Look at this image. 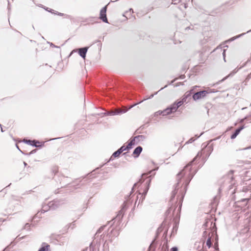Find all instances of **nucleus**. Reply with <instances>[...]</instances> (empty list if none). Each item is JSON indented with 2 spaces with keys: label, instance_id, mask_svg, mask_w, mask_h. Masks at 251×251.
<instances>
[{
  "label": "nucleus",
  "instance_id": "1",
  "mask_svg": "<svg viewBox=\"0 0 251 251\" xmlns=\"http://www.w3.org/2000/svg\"><path fill=\"white\" fill-rule=\"evenodd\" d=\"M192 177L190 178L189 176L188 177V180H184L181 178V177H179V178L176 177L177 182L175 186L174 190L172 192L170 202H172V203H173V199H174L176 195L178 192H179V195L177 196V199L179 200L178 204L179 205L177 209L176 212V205H175L174 206H171L166 212L165 214L167 218H171L172 216H174L176 214V216L178 212H180L182 205V202L186 190V187L189 183Z\"/></svg>",
  "mask_w": 251,
  "mask_h": 251
},
{
  "label": "nucleus",
  "instance_id": "2",
  "mask_svg": "<svg viewBox=\"0 0 251 251\" xmlns=\"http://www.w3.org/2000/svg\"><path fill=\"white\" fill-rule=\"evenodd\" d=\"M213 151L212 148L210 147H207L204 149L201 150L199 151L196 157L193 159V160L190 162L177 175V178H179L181 177L184 180H188V177L190 178L193 177L194 176V173L195 171L192 172L191 166L192 165L194 162L196 161L198 159H200L202 157V159L205 161L209 157L210 154Z\"/></svg>",
  "mask_w": 251,
  "mask_h": 251
},
{
  "label": "nucleus",
  "instance_id": "3",
  "mask_svg": "<svg viewBox=\"0 0 251 251\" xmlns=\"http://www.w3.org/2000/svg\"><path fill=\"white\" fill-rule=\"evenodd\" d=\"M63 203H64L63 201H60V200H55V201H51L48 205H43L41 211L38 212L36 214V216H39L38 214H39L40 212H41L42 213H44L45 212L48 211L50 208L54 209L57 208L59 206L63 204Z\"/></svg>",
  "mask_w": 251,
  "mask_h": 251
},
{
  "label": "nucleus",
  "instance_id": "4",
  "mask_svg": "<svg viewBox=\"0 0 251 251\" xmlns=\"http://www.w3.org/2000/svg\"><path fill=\"white\" fill-rule=\"evenodd\" d=\"M182 102L180 101H176L170 107L166 108L168 115L176 111L178 108L182 105Z\"/></svg>",
  "mask_w": 251,
  "mask_h": 251
},
{
  "label": "nucleus",
  "instance_id": "5",
  "mask_svg": "<svg viewBox=\"0 0 251 251\" xmlns=\"http://www.w3.org/2000/svg\"><path fill=\"white\" fill-rule=\"evenodd\" d=\"M149 184L150 182H148V184L146 185V188L144 190L143 193L141 194V193L139 194V195L137 196V200L135 202V206L137 204V206L142 202L145 198V196L149 190Z\"/></svg>",
  "mask_w": 251,
  "mask_h": 251
},
{
  "label": "nucleus",
  "instance_id": "6",
  "mask_svg": "<svg viewBox=\"0 0 251 251\" xmlns=\"http://www.w3.org/2000/svg\"><path fill=\"white\" fill-rule=\"evenodd\" d=\"M210 92L207 90H203L200 92L195 93L193 96V98L195 100H198L201 98H204L206 95Z\"/></svg>",
  "mask_w": 251,
  "mask_h": 251
},
{
  "label": "nucleus",
  "instance_id": "7",
  "mask_svg": "<svg viewBox=\"0 0 251 251\" xmlns=\"http://www.w3.org/2000/svg\"><path fill=\"white\" fill-rule=\"evenodd\" d=\"M88 49V47H84V48L78 49V50H74L71 52L70 56L74 52H75L77 51H78V54H79V55L83 59H85Z\"/></svg>",
  "mask_w": 251,
  "mask_h": 251
},
{
  "label": "nucleus",
  "instance_id": "8",
  "mask_svg": "<svg viewBox=\"0 0 251 251\" xmlns=\"http://www.w3.org/2000/svg\"><path fill=\"white\" fill-rule=\"evenodd\" d=\"M106 9L107 6H105L100 10V19L103 22L108 23V20L106 14Z\"/></svg>",
  "mask_w": 251,
  "mask_h": 251
},
{
  "label": "nucleus",
  "instance_id": "9",
  "mask_svg": "<svg viewBox=\"0 0 251 251\" xmlns=\"http://www.w3.org/2000/svg\"><path fill=\"white\" fill-rule=\"evenodd\" d=\"M127 111L126 109H116L115 110H112L108 112L107 114L108 115H120L123 113H125Z\"/></svg>",
  "mask_w": 251,
  "mask_h": 251
},
{
  "label": "nucleus",
  "instance_id": "10",
  "mask_svg": "<svg viewBox=\"0 0 251 251\" xmlns=\"http://www.w3.org/2000/svg\"><path fill=\"white\" fill-rule=\"evenodd\" d=\"M244 67L248 68V69L247 70L248 72H251L250 74L248 75L247 76V77L246 78L245 81H247L251 78V61H247L245 63Z\"/></svg>",
  "mask_w": 251,
  "mask_h": 251
},
{
  "label": "nucleus",
  "instance_id": "11",
  "mask_svg": "<svg viewBox=\"0 0 251 251\" xmlns=\"http://www.w3.org/2000/svg\"><path fill=\"white\" fill-rule=\"evenodd\" d=\"M244 67L248 68V69L247 70L248 72H251L250 74L248 75L247 76V77L246 78L245 81H247L251 78V61H247L245 63Z\"/></svg>",
  "mask_w": 251,
  "mask_h": 251
},
{
  "label": "nucleus",
  "instance_id": "12",
  "mask_svg": "<svg viewBox=\"0 0 251 251\" xmlns=\"http://www.w3.org/2000/svg\"><path fill=\"white\" fill-rule=\"evenodd\" d=\"M191 95V91H187L183 95L181 100H179L180 102H182L183 104L184 102H187V100L190 99Z\"/></svg>",
  "mask_w": 251,
  "mask_h": 251
},
{
  "label": "nucleus",
  "instance_id": "13",
  "mask_svg": "<svg viewBox=\"0 0 251 251\" xmlns=\"http://www.w3.org/2000/svg\"><path fill=\"white\" fill-rule=\"evenodd\" d=\"M244 66H241L238 69H235L234 70H233L228 75H227L224 78H223L222 79H221V80H220L219 81V82L218 83H220L221 82H222L223 81H224V80H225L227 78V77H228L229 76H233V75H234L238 71L239 69H240L241 68H242V67H243Z\"/></svg>",
  "mask_w": 251,
  "mask_h": 251
},
{
  "label": "nucleus",
  "instance_id": "14",
  "mask_svg": "<svg viewBox=\"0 0 251 251\" xmlns=\"http://www.w3.org/2000/svg\"><path fill=\"white\" fill-rule=\"evenodd\" d=\"M233 171H231L229 172L228 176H226V182L230 183V186L234 184L232 182L233 177Z\"/></svg>",
  "mask_w": 251,
  "mask_h": 251
},
{
  "label": "nucleus",
  "instance_id": "15",
  "mask_svg": "<svg viewBox=\"0 0 251 251\" xmlns=\"http://www.w3.org/2000/svg\"><path fill=\"white\" fill-rule=\"evenodd\" d=\"M145 139V136L144 135H138L134 137L131 141H133V145L135 144L136 142H139L140 141H143Z\"/></svg>",
  "mask_w": 251,
  "mask_h": 251
},
{
  "label": "nucleus",
  "instance_id": "16",
  "mask_svg": "<svg viewBox=\"0 0 251 251\" xmlns=\"http://www.w3.org/2000/svg\"><path fill=\"white\" fill-rule=\"evenodd\" d=\"M132 142H133V141H130L128 143V145H127V146L126 147H125L124 146H123L122 147H121L119 149L121 151V152H122L123 151H126V150H129V149L131 148V147L133 145V143Z\"/></svg>",
  "mask_w": 251,
  "mask_h": 251
},
{
  "label": "nucleus",
  "instance_id": "17",
  "mask_svg": "<svg viewBox=\"0 0 251 251\" xmlns=\"http://www.w3.org/2000/svg\"><path fill=\"white\" fill-rule=\"evenodd\" d=\"M244 128V126H243L236 129V130L235 131L234 133L231 135V138L232 139H235L237 137V136L239 134L240 131Z\"/></svg>",
  "mask_w": 251,
  "mask_h": 251
},
{
  "label": "nucleus",
  "instance_id": "18",
  "mask_svg": "<svg viewBox=\"0 0 251 251\" xmlns=\"http://www.w3.org/2000/svg\"><path fill=\"white\" fill-rule=\"evenodd\" d=\"M24 142L28 144V145H30L31 146H34V147H40V146H41V145H36V144H32V143H38L39 144H40V142L38 141H36V140H26V139H24Z\"/></svg>",
  "mask_w": 251,
  "mask_h": 251
},
{
  "label": "nucleus",
  "instance_id": "19",
  "mask_svg": "<svg viewBox=\"0 0 251 251\" xmlns=\"http://www.w3.org/2000/svg\"><path fill=\"white\" fill-rule=\"evenodd\" d=\"M142 148L141 146H138L136 148L133 152V154L136 155V156H138L142 151Z\"/></svg>",
  "mask_w": 251,
  "mask_h": 251
},
{
  "label": "nucleus",
  "instance_id": "20",
  "mask_svg": "<svg viewBox=\"0 0 251 251\" xmlns=\"http://www.w3.org/2000/svg\"><path fill=\"white\" fill-rule=\"evenodd\" d=\"M162 115L163 116L168 115L166 109H165L162 111H160V110L158 111L155 112L154 114V116H158V115Z\"/></svg>",
  "mask_w": 251,
  "mask_h": 251
},
{
  "label": "nucleus",
  "instance_id": "21",
  "mask_svg": "<svg viewBox=\"0 0 251 251\" xmlns=\"http://www.w3.org/2000/svg\"><path fill=\"white\" fill-rule=\"evenodd\" d=\"M50 246L46 243L42 244V247L38 250V251H47Z\"/></svg>",
  "mask_w": 251,
  "mask_h": 251
},
{
  "label": "nucleus",
  "instance_id": "22",
  "mask_svg": "<svg viewBox=\"0 0 251 251\" xmlns=\"http://www.w3.org/2000/svg\"><path fill=\"white\" fill-rule=\"evenodd\" d=\"M125 205L122 208V209L119 212V213L118 214L117 217L118 218L120 219L122 218L124 214L125 211Z\"/></svg>",
  "mask_w": 251,
  "mask_h": 251
},
{
  "label": "nucleus",
  "instance_id": "23",
  "mask_svg": "<svg viewBox=\"0 0 251 251\" xmlns=\"http://www.w3.org/2000/svg\"><path fill=\"white\" fill-rule=\"evenodd\" d=\"M157 92H155L154 94H151L150 97H146L142 101H141L140 102H139L138 103H140L141 102H142L144 100H148V99H151V98H152L153 97V96L155 95H156L157 94Z\"/></svg>",
  "mask_w": 251,
  "mask_h": 251
},
{
  "label": "nucleus",
  "instance_id": "24",
  "mask_svg": "<svg viewBox=\"0 0 251 251\" xmlns=\"http://www.w3.org/2000/svg\"><path fill=\"white\" fill-rule=\"evenodd\" d=\"M244 34H245V33H243L242 34H239L237 36H234L233 37H232L231 38H230L228 41H234V40L242 36L243 35H244Z\"/></svg>",
  "mask_w": 251,
  "mask_h": 251
},
{
  "label": "nucleus",
  "instance_id": "25",
  "mask_svg": "<svg viewBox=\"0 0 251 251\" xmlns=\"http://www.w3.org/2000/svg\"><path fill=\"white\" fill-rule=\"evenodd\" d=\"M122 153V152H121V151L118 149L117 151H115L113 154H112V156L115 157H117L118 156H119L120 154Z\"/></svg>",
  "mask_w": 251,
  "mask_h": 251
},
{
  "label": "nucleus",
  "instance_id": "26",
  "mask_svg": "<svg viewBox=\"0 0 251 251\" xmlns=\"http://www.w3.org/2000/svg\"><path fill=\"white\" fill-rule=\"evenodd\" d=\"M54 14H56V15H57L60 16H65L66 18H69V15H66V14H64L60 13V12H58L57 11H56V13H54Z\"/></svg>",
  "mask_w": 251,
  "mask_h": 251
},
{
  "label": "nucleus",
  "instance_id": "27",
  "mask_svg": "<svg viewBox=\"0 0 251 251\" xmlns=\"http://www.w3.org/2000/svg\"><path fill=\"white\" fill-rule=\"evenodd\" d=\"M206 245L208 247V248H210L212 245V242L211 240V237H209L206 241Z\"/></svg>",
  "mask_w": 251,
  "mask_h": 251
},
{
  "label": "nucleus",
  "instance_id": "28",
  "mask_svg": "<svg viewBox=\"0 0 251 251\" xmlns=\"http://www.w3.org/2000/svg\"><path fill=\"white\" fill-rule=\"evenodd\" d=\"M195 140V139H194L193 137L191 138L187 142H186V144H189L192 143Z\"/></svg>",
  "mask_w": 251,
  "mask_h": 251
},
{
  "label": "nucleus",
  "instance_id": "29",
  "mask_svg": "<svg viewBox=\"0 0 251 251\" xmlns=\"http://www.w3.org/2000/svg\"><path fill=\"white\" fill-rule=\"evenodd\" d=\"M170 251H178V248L176 247H174L170 249Z\"/></svg>",
  "mask_w": 251,
  "mask_h": 251
},
{
  "label": "nucleus",
  "instance_id": "30",
  "mask_svg": "<svg viewBox=\"0 0 251 251\" xmlns=\"http://www.w3.org/2000/svg\"><path fill=\"white\" fill-rule=\"evenodd\" d=\"M172 3L174 4H176L180 2V0H172Z\"/></svg>",
  "mask_w": 251,
  "mask_h": 251
},
{
  "label": "nucleus",
  "instance_id": "31",
  "mask_svg": "<svg viewBox=\"0 0 251 251\" xmlns=\"http://www.w3.org/2000/svg\"><path fill=\"white\" fill-rule=\"evenodd\" d=\"M30 226V225L28 223L26 224L25 226V228L26 229V228H28Z\"/></svg>",
  "mask_w": 251,
  "mask_h": 251
},
{
  "label": "nucleus",
  "instance_id": "32",
  "mask_svg": "<svg viewBox=\"0 0 251 251\" xmlns=\"http://www.w3.org/2000/svg\"><path fill=\"white\" fill-rule=\"evenodd\" d=\"M50 46L52 47H54V48H59V47H57L55 45H54L53 44H52V43H50Z\"/></svg>",
  "mask_w": 251,
  "mask_h": 251
},
{
  "label": "nucleus",
  "instance_id": "33",
  "mask_svg": "<svg viewBox=\"0 0 251 251\" xmlns=\"http://www.w3.org/2000/svg\"><path fill=\"white\" fill-rule=\"evenodd\" d=\"M49 12H50L52 14H54V13H56V11H55L54 10L51 9H50V11H49Z\"/></svg>",
  "mask_w": 251,
  "mask_h": 251
},
{
  "label": "nucleus",
  "instance_id": "34",
  "mask_svg": "<svg viewBox=\"0 0 251 251\" xmlns=\"http://www.w3.org/2000/svg\"><path fill=\"white\" fill-rule=\"evenodd\" d=\"M247 117V120L250 122L251 123V115L250 117Z\"/></svg>",
  "mask_w": 251,
  "mask_h": 251
},
{
  "label": "nucleus",
  "instance_id": "35",
  "mask_svg": "<svg viewBox=\"0 0 251 251\" xmlns=\"http://www.w3.org/2000/svg\"><path fill=\"white\" fill-rule=\"evenodd\" d=\"M36 150H32L31 151H30L29 153V154H33L34 153H35L36 152Z\"/></svg>",
  "mask_w": 251,
  "mask_h": 251
},
{
  "label": "nucleus",
  "instance_id": "36",
  "mask_svg": "<svg viewBox=\"0 0 251 251\" xmlns=\"http://www.w3.org/2000/svg\"><path fill=\"white\" fill-rule=\"evenodd\" d=\"M246 119H247V117H245V118L241 119L240 122L241 123H243V122H244V121H245V120H246Z\"/></svg>",
  "mask_w": 251,
  "mask_h": 251
},
{
  "label": "nucleus",
  "instance_id": "37",
  "mask_svg": "<svg viewBox=\"0 0 251 251\" xmlns=\"http://www.w3.org/2000/svg\"><path fill=\"white\" fill-rule=\"evenodd\" d=\"M104 228V226L103 227V226H101V227L100 228V229H99V230L98 231V232H100L101 231V230H103V229Z\"/></svg>",
  "mask_w": 251,
  "mask_h": 251
},
{
  "label": "nucleus",
  "instance_id": "38",
  "mask_svg": "<svg viewBox=\"0 0 251 251\" xmlns=\"http://www.w3.org/2000/svg\"><path fill=\"white\" fill-rule=\"evenodd\" d=\"M223 55L224 56V60H225V61H226V60H225V50H224V52L223 53Z\"/></svg>",
  "mask_w": 251,
  "mask_h": 251
},
{
  "label": "nucleus",
  "instance_id": "39",
  "mask_svg": "<svg viewBox=\"0 0 251 251\" xmlns=\"http://www.w3.org/2000/svg\"><path fill=\"white\" fill-rule=\"evenodd\" d=\"M129 11L132 13H133V10L132 8L129 9Z\"/></svg>",
  "mask_w": 251,
  "mask_h": 251
},
{
  "label": "nucleus",
  "instance_id": "40",
  "mask_svg": "<svg viewBox=\"0 0 251 251\" xmlns=\"http://www.w3.org/2000/svg\"><path fill=\"white\" fill-rule=\"evenodd\" d=\"M206 234H207V232H206V231H204V232H203V236L206 235Z\"/></svg>",
  "mask_w": 251,
  "mask_h": 251
},
{
  "label": "nucleus",
  "instance_id": "41",
  "mask_svg": "<svg viewBox=\"0 0 251 251\" xmlns=\"http://www.w3.org/2000/svg\"><path fill=\"white\" fill-rule=\"evenodd\" d=\"M188 29H190V26H188V27H186L185 30H187Z\"/></svg>",
  "mask_w": 251,
  "mask_h": 251
},
{
  "label": "nucleus",
  "instance_id": "42",
  "mask_svg": "<svg viewBox=\"0 0 251 251\" xmlns=\"http://www.w3.org/2000/svg\"><path fill=\"white\" fill-rule=\"evenodd\" d=\"M16 147H17V149H18L20 151H21V152H22V151L20 150V149H19V147H18V146L17 145H16Z\"/></svg>",
  "mask_w": 251,
  "mask_h": 251
},
{
  "label": "nucleus",
  "instance_id": "43",
  "mask_svg": "<svg viewBox=\"0 0 251 251\" xmlns=\"http://www.w3.org/2000/svg\"><path fill=\"white\" fill-rule=\"evenodd\" d=\"M0 126V128H1V131L3 132L4 131L3 130V129H2V127H1V126Z\"/></svg>",
  "mask_w": 251,
  "mask_h": 251
},
{
  "label": "nucleus",
  "instance_id": "44",
  "mask_svg": "<svg viewBox=\"0 0 251 251\" xmlns=\"http://www.w3.org/2000/svg\"><path fill=\"white\" fill-rule=\"evenodd\" d=\"M24 164L25 166H26L27 165L26 163H25V162H24Z\"/></svg>",
  "mask_w": 251,
  "mask_h": 251
},
{
  "label": "nucleus",
  "instance_id": "45",
  "mask_svg": "<svg viewBox=\"0 0 251 251\" xmlns=\"http://www.w3.org/2000/svg\"><path fill=\"white\" fill-rule=\"evenodd\" d=\"M167 86V85H165V86H164V88L166 87ZM163 88H164V87H163V88H161L159 91H160V90H162Z\"/></svg>",
  "mask_w": 251,
  "mask_h": 251
},
{
  "label": "nucleus",
  "instance_id": "46",
  "mask_svg": "<svg viewBox=\"0 0 251 251\" xmlns=\"http://www.w3.org/2000/svg\"><path fill=\"white\" fill-rule=\"evenodd\" d=\"M32 144H36V145H37V143H36V142H35V143H32ZM38 144H39V143H38Z\"/></svg>",
  "mask_w": 251,
  "mask_h": 251
},
{
  "label": "nucleus",
  "instance_id": "47",
  "mask_svg": "<svg viewBox=\"0 0 251 251\" xmlns=\"http://www.w3.org/2000/svg\"><path fill=\"white\" fill-rule=\"evenodd\" d=\"M46 10L47 11H50V10L49 9V8H47L46 9Z\"/></svg>",
  "mask_w": 251,
  "mask_h": 251
},
{
  "label": "nucleus",
  "instance_id": "48",
  "mask_svg": "<svg viewBox=\"0 0 251 251\" xmlns=\"http://www.w3.org/2000/svg\"><path fill=\"white\" fill-rule=\"evenodd\" d=\"M251 32V30H249V31H248L247 32V33H248V32Z\"/></svg>",
  "mask_w": 251,
  "mask_h": 251
},
{
  "label": "nucleus",
  "instance_id": "49",
  "mask_svg": "<svg viewBox=\"0 0 251 251\" xmlns=\"http://www.w3.org/2000/svg\"><path fill=\"white\" fill-rule=\"evenodd\" d=\"M246 200H247V199H244V200H243V201H246Z\"/></svg>",
  "mask_w": 251,
  "mask_h": 251
},
{
  "label": "nucleus",
  "instance_id": "50",
  "mask_svg": "<svg viewBox=\"0 0 251 251\" xmlns=\"http://www.w3.org/2000/svg\"><path fill=\"white\" fill-rule=\"evenodd\" d=\"M245 108H242V110H243V109H245Z\"/></svg>",
  "mask_w": 251,
  "mask_h": 251
},
{
  "label": "nucleus",
  "instance_id": "51",
  "mask_svg": "<svg viewBox=\"0 0 251 251\" xmlns=\"http://www.w3.org/2000/svg\"><path fill=\"white\" fill-rule=\"evenodd\" d=\"M0 126H1V124H0Z\"/></svg>",
  "mask_w": 251,
  "mask_h": 251
}]
</instances>
